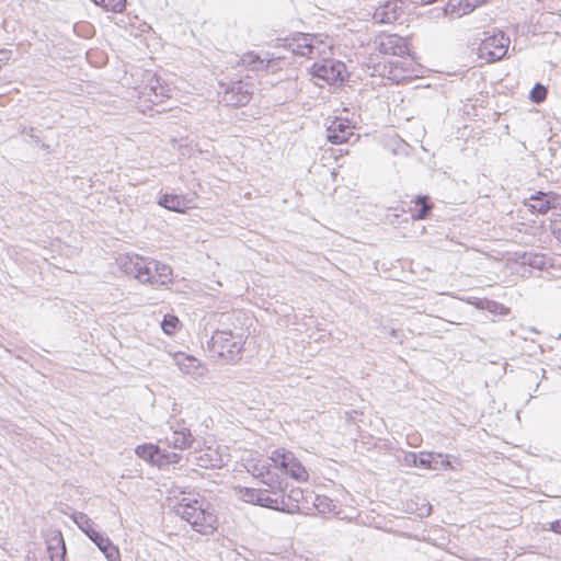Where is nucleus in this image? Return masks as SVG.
Instances as JSON below:
<instances>
[{"mask_svg": "<svg viewBox=\"0 0 561 561\" xmlns=\"http://www.w3.org/2000/svg\"><path fill=\"white\" fill-rule=\"evenodd\" d=\"M117 262L125 274L135 277L144 284L162 286L172 280V268L157 260L135 254L121 255Z\"/></svg>", "mask_w": 561, "mask_h": 561, "instance_id": "obj_1", "label": "nucleus"}, {"mask_svg": "<svg viewBox=\"0 0 561 561\" xmlns=\"http://www.w3.org/2000/svg\"><path fill=\"white\" fill-rule=\"evenodd\" d=\"M181 497L173 503L170 500L169 506L172 507L175 515L185 520L190 526H213L215 517L211 512L205 507V500L198 494L181 493Z\"/></svg>", "mask_w": 561, "mask_h": 561, "instance_id": "obj_2", "label": "nucleus"}, {"mask_svg": "<svg viewBox=\"0 0 561 561\" xmlns=\"http://www.w3.org/2000/svg\"><path fill=\"white\" fill-rule=\"evenodd\" d=\"M243 345L242 334L228 330L215 331L209 342L210 351L227 363H236L241 358Z\"/></svg>", "mask_w": 561, "mask_h": 561, "instance_id": "obj_3", "label": "nucleus"}, {"mask_svg": "<svg viewBox=\"0 0 561 561\" xmlns=\"http://www.w3.org/2000/svg\"><path fill=\"white\" fill-rule=\"evenodd\" d=\"M273 469L275 468L271 461L270 456L266 460L252 465L249 471L254 478L268 486L266 490L272 497H279L285 500L287 482L277 472L273 471Z\"/></svg>", "mask_w": 561, "mask_h": 561, "instance_id": "obj_4", "label": "nucleus"}, {"mask_svg": "<svg viewBox=\"0 0 561 561\" xmlns=\"http://www.w3.org/2000/svg\"><path fill=\"white\" fill-rule=\"evenodd\" d=\"M271 461L274 468L279 469L283 473L290 478L306 482L309 479V473L302 463L296 458L294 453L284 448L275 449L271 453Z\"/></svg>", "mask_w": 561, "mask_h": 561, "instance_id": "obj_5", "label": "nucleus"}, {"mask_svg": "<svg viewBox=\"0 0 561 561\" xmlns=\"http://www.w3.org/2000/svg\"><path fill=\"white\" fill-rule=\"evenodd\" d=\"M524 206L533 214L546 215L552 211V216L557 218L561 211V196L552 191H536L524 201Z\"/></svg>", "mask_w": 561, "mask_h": 561, "instance_id": "obj_6", "label": "nucleus"}, {"mask_svg": "<svg viewBox=\"0 0 561 561\" xmlns=\"http://www.w3.org/2000/svg\"><path fill=\"white\" fill-rule=\"evenodd\" d=\"M310 75L329 84L342 83L345 80L346 67L344 62L335 59H324L310 67Z\"/></svg>", "mask_w": 561, "mask_h": 561, "instance_id": "obj_7", "label": "nucleus"}, {"mask_svg": "<svg viewBox=\"0 0 561 561\" xmlns=\"http://www.w3.org/2000/svg\"><path fill=\"white\" fill-rule=\"evenodd\" d=\"M238 496L245 503L255 504L262 507L272 508L276 511H290L289 506L285 503L284 499L272 497L267 490L254 488H240Z\"/></svg>", "mask_w": 561, "mask_h": 561, "instance_id": "obj_8", "label": "nucleus"}, {"mask_svg": "<svg viewBox=\"0 0 561 561\" xmlns=\"http://www.w3.org/2000/svg\"><path fill=\"white\" fill-rule=\"evenodd\" d=\"M288 48L294 55L313 59L323 53L324 44L317 35L298 33L289 41Z\"/></svg>", "mask_w": 561, "mask_h": 561, "instance_id": "obj_9", "label": "nucleus"}, {"mask_svg": "<svg viewBox=\"0 0 561 561\" xmlns=\"http://www.w3.org/2000/svg\"><path fill=\"white\" fill-rule=\"evenodd\" d=\"M510 43V37L505 36L503 32L488 35L479 46L480 56L489 62L497 61L507 54Z\"/></svg>", "mask_w": 561, "mask_h": 561, "instance_id": "obj_10", "label": "nucleus"}, {"mask_svg": "<svg viewBox=\"0 0 561 561\" xmlns=\"http://www.w3.org/2000/svg\"><path fill=\"white\" fill-rule=\"evenodd\" d=\"M253 94V84L245 80H238L226 88L222 102L227 106L240 107L247 105Z\"/></svg>", "mask_w": 561, "mask_h": 561, "instance_id": "obj_11", "label": "nucleus"}, {"mask_svg": "<svg viewBox=\"0 0 561 561\" xmlns=\"http://www.w3.org/2000/svg\"><path fill=\"white\" fill-rule=\"evenodd\" d=\"M376 49L383 55L404 56L409 53L405 38L397 34H386L375 41Z\"/></svg>", "mask_w": 561, "mask_h": 561, "instance_id": "obj_12", "label": "nucleus"}, {"mask_svg": "<svg viewBox=\"0 0 561 561\" xmlns=\"http://www.w3.org/2000/svg\"><path fill=\"white\" fill-rule=\"evenodd\" d=\"M353 129L354 127L347 119L336 117L327 128V138L334 145L344 144L355 135Z\"/></svg>", "mask_w": 561, "mask_h": 561, "instance_id": "obj_13", "label": "nucleus"}, {"mask_svg": "<svg viewBox=\"0 0 561 561\" xmlns=\"http://www.w3.org/2000/svg\"><path fill=\"white\" fill-rule=\"evenodd\" d=\"M402 10V0H387L376 8L373 19L376 23L390 24L398 20Z\"/></svg>", "mask_w": 561, "mask_h": 561, "instance_id": "obj_14", "label": "nucleus"}, {"mask_svg": "<svg viewBox=\"0 0 561 561\" xmlns=\"http://www.w3.org/2000/svg\"><path fill=\"white\" fill-rule=\"evenodd\" d=\"M85 536L93 541L99 549L104 553L108 561H117L119 559V551L113 542L101 534L98 528H80Z\"/></svg>", "mask_w": 561, "mask_h": 561, "instance_id": "obj_15", "label": "nucleus"}, {"mask_svg": "<svg viewBox=\"0 0 561 561\" xmlns=\"http://www.w3.org/2000/svg\"><path fill=\"white\" fill-rule=\"evenodd\" d=\"M46 549L50 561H65L66 545L61 531L57 528H50L45 534Z\"/></svg>", "mask_w": 561, "mask_h": 561, "instance_id": "obj_16", "label": "nucleus"}, {"mask_svg": "<svg viewBox=\"0 0 561 561\" xmlns=\"http://www.w3.org/2000/svg\"><path fill=\"white\" fill-rule=\"evenodd\" d=\"M171 433L165 436V443L169 446L178 449L190 448L194 442V437L190 428L185 427L184 424L176 423L171 425Z\"/></svg>", "mask_w": 561, "mask_h": 561, "instance_id": "obj_17", "label": "nucleus"}, {"mask_svg": "<svg viewBox=\"0 0 561 561\" xmlns=\"http://www.w3.org/2000/svg\"><path fill=\"white\" fill-rule=\"evenodd\" d=\"M158 204L165 209L175 213H185V210L191 207L190 201L186 199L185 196L168 193L160 196Z\"/></svg>", "mask_w": 561, "mask_h": 561, "instance_id": "obj_18", "label": "nucleus"}, {"mask_svg": "<svg viewBox=\"0 0 561 561\" xmlns=\"http://www.w3.org/2000/svg\"><path fill=\"white\" fill-rule=\"evenodd\" d=\"M474 9L471 0H449L444 8V14L457 19L471 13Z\"/></svg>", "mask_w": 561, "mask_h": 561, "instance_id": "obj_19", "label": "nucleus"}, {"mask_svg": "<svg viewBox=\"0 0 561 561\" xmlns=\"http://www.w3.org/2000/svg\"><path fill=\"white\" fill-rule=\"evenodd\" d=\"M145 94L151 103L158 104L171 96V89L160 78H153L149 84V92H145Z\"/></svg>", "mask_w": 561, "mask_h": 561, "instance_id": "obj_20", "label": "nucleus"}, {"mask_svg": "<svg viewBox=\"0 0 561 561\" xmlns=\"http://www.w3.org/2000/svg\"><path fill=\"white\" fill-rule=\"evenodd\" d=\"M240 61L243 67L254 72L268 70L274 64L273 59L262 58L254 53L244 54Z\"/></svg>", "mask_w": 561, "mask_h": 561, "instance_id": "obj_21", "label": "nucleus"}, {"mask_svg": "<svg viewBox=\"0 0 561 561\" xmlns=\"http://www.w3.org/2000/svg\"><path fill=\"white\" fill-rule=\"evenodd\" d=\"M160 447L152 444L138 446L135 453L138 457L158 466H163L162 457H160Z\"/></svg>", "mask_w": 561, "mask_h": 561, "instance_id": "obj_22", "label": "nucleus"}, {"mask_svg": "<svg viewBox=\"0 0 561 561\" xmlns=\"http://www.w3.org/2000/svg\"><path fill=\"white\" fill-rule=\"evenodd\" d=\"M415 205L419 207L412 215L414 219L422 220L430 216L433 204L428 201V196L419 195L415 198Z\"/></svg>", "mask_w": 561, "mask_h": 561, "instance_id": "obj_23", "label": "nucleus"}, {"mask_svg": "<svg viewBox=\"0 0 561 561\" xmlns=\"http://www.w3.org/2000/svg\"><path fill=\"white\" fill-rule=\"evenodd\" d=\"M477 307L483 310H486L494 314L506 316L510 312V309L504 305L490 300V299H481L478 301Z\"/></svg>", "mask_w": 561, "mask_h": 561, "instance_id": "obj_24", "label": "nucleus"}, {"mask_svg": "<svg viewBox=\"0 0 561 561\" xmlns=\"http://www.w3.org/2000/svg\"><path fill=\"white\" fill-rule=\"evenodd\" d=\"M96 5L102 7L106 11L122 12L125 8L126 0H92Z\"/></svg>", "mask_w": 561, "mask_h": 561, "instance_id": "obj_25", "label": "nucleus"}, {"mask_svg": "<svg viewBox=\"0 0 561 561\" xmlns=\"http://www.w3.org/2000/svg\"><path fill=\"white\" fill-rule=\"evenodd\" d=\"M523 260H524V262H523L524 264L527 263L531 267H535V268L542 270L546 266V257L543 254H538V253L525 254Z\"/></svg>", "mask_w": 561, "mask_h": 561, "instance_id": "obj_26", "label": "nucleus"}, {"mask_svg": "<svg viewBox=\"0 0 561 561\" xmlns=\"http://www.w3.org/2000/svg\"><path fill=\"white\" fill-rule=\"evenodd\" d=\"M179 325H180V320L178 319V317L172 316V314L164 316V318L161 322L163 332L169 335L173 334L175 332V330L179 328Z\"/></svg>", "mask_w": 561, "mask_h": 561, "instance_id": "obj_27", "label": "nucleus"}, {"mask_svg": "<svg viewBox=\"0 0 561 561\" xmlns=\"http://www.w3.org/2000/svg\"><path fill=\"white\" fill-rule=\"evenodd\" d=\"M547 93H548L547 88L543 84L536 83L529 93V99L534 103L540 104L541 102H543L546 100Z\"/></svg>", "mask_w": 561, "mask_h": 561, "instance_id": "obj_28", "label": "nucleus"}, {"mask_svg": "<svg viewBox=\"0 0 561 561\" xmlns=\"http://www.w3.org/2000/svg\"><path fill=\"white\" fill-rule=\"evenodd\" d=\"M302 497V491L300 489H293L290 493L285 495V503L289 506L290 511L285 510L284 512H294L298 508V502Z\"/></svg>", "mask_w": 561, "mask_h": 561, "instance_id": "obj_29", "label": "nucleus"}, {"mask_svg": "<svg viewBox=\"0 0 561 561\" xmlns=\"http://www.w3.org/2000/svg\"><path fill=\"white\" fill-rule=\"evenodd\" d=\"M314 506L320 513H327L331 511V507L334 506L332 501L323 495H318L314 501Z\"/></svg>", "mask_w": 561, "mask_h": 561, "instance_id": "obj_30", "label": "nucleus"}, {"mask_svg": "<svg viewBox=\"0 0 561 561\" xmlns=\"http://www.w3.org/2000/svg\"><path fill=\"white\" fill-rule=\"evenodd\" d=\"M160 457H162L163 465L170 463H179L182 459V455L174 451H160Z\"/></svg>", "mask_w": 561, "mask_h": 561, "instance_id": "obj_31", "label": "nucleus"}, {"mask_svg": "<svg viewBox=\"0 0 561 561\" xmlns=\"http://www.w3.org/2000/svg\"><path fill=\"white\" fill-rule=\"evenodd\" d=\"M401 465L407 467H416L417 455L415 453H403L402 457H399Z\"/></svg>", "mask_w": 561, "mask_h": 561, "instance_id": "obj_32", "label": "nucleus"}, {"mask_svg": "<svg viewBox=\"0 0 561 561\" xmlns=\"http://www.w3.org/2000/svg\"><path fill=\"white\" fill-rule=\"evenodd\" d=\"M550 229L552 234L561 241V211L557 218L551 219Z\"/></svg>", "mask_w": 561, "mask_h": 561, "instance_id": "obj_33", "label": "nucleus"}, {"mask_svg": "<svg viewBox=\"0 0 561 561\" xmlns=\"http://www.w3.org/2000/svg\"><path fill=\"white\" fill-rule=\"evenodd\" d=\"M431 457L432 454L424 456V454L422 453L421 456H417L416 467L433 469L434 467L432 466Z\"/></svg>", "mask_w": 561, "mask_h": 561, "instance_id": "obj_34", "label": "nucleus"}, {"mask_svg": "<svg viewBox=\"0 0 561 561\" xmlns=\"http://www.w3.org/2000/svg\"><path fill=\"white\" fill-rule=\"evenodd\" d=\"M70 518L77 526H83L89 520L88 516L83 513H75L70 516Z\"/></svg>", "mask_w": 561, "mask_h": 561, "instance_id": "obj_35", "label": "nucleus"}, {"mask_svg": "<svg viewBox=\"0 0 561 561\" xmlns=\"http://www.w3.org/2000/svg\"><path fill=\"white\" fill-rule=\"evenodd\" d=\"M423 533H425V529H423ZM403 537H408V538H415L417 540H427V537L425 536V534H422V535H413V534H407V533H402L401 534Z\"/></svg>", "mask_w": 561, "mask_h": 561, "instance_id": "obj_36", "label": "nucleus"}, {"mask_svg": "<svg viewBox=\"0 0 561 561\" xmlns=\"http://www.w3.org/2000/svg\"><path fill=\"white\" fill-rule=\"evenodd\" d=\"M23 133L28 135L30 137L34 138L35 137V128L34 127H25L23 129Z\"/></svg>", "mask_w": 561, "mask_h": 561, "instance_id": "obj_37", "label": "nucleus"}, {"mask_svg": "<svg viewBox=\"0 0 561 561\" xmlns=\"http://www.w3.org/2000/svg\"><path fill=\"white\" fill-rule=\"evenodd\" d=\"M472 3L474 4V8L488 2L489 0H471Z\"/></svg>", "mask_w": 561, "mask_h": 561, "instance_id": "obj_38", "label": "nucleus"}, {"mask_svg": "<svg viewBox=\"0 0 561 561\" xmlns=\"http://www.w3.org/2000/svg\"><path fill=\"white\" fill-rule=\"evenodd\" d=\"M549 526H561V519H557V520L549 523Z\"/></svg>", "mask_w": 561, "mask_h": 561, "instance_id": "obj_39", "label": "nucleus"}, {"mask_svg": "<svg viewBox=\"0 0 561 561\" xmlns=\"http://www.w3.org/2000/svg\"><path fill=\"white\" fill-rule=\"evenodd\" d=\"M198 533H201L202 535H207L208 531H206L207 528H195Z\"/></svg>", "mask_w": 561, "mask_h": 561, "instance_id": "obj_40", "label": "nucleus"}, {"mask_svg": "<svg viewBox=\"0 0 561 561\" xmlns=\"http://www.w3.org/2000/svg\"><path fill=\"white\" fill-rule=\"evenodd\" d=\"M549 529H550V530H553V531H556V533L561 534V528H549Z\"/></svg>", "mask_w": 561, "mask_h": 561, "instance_id": "obj_41", "label": "nucleus"}, {"mask_svg": "<svg viewBox=\"0 0 561 561\" xmlns=\"http://www.w3.org/2000/svg\"><path fill=\"white\" fill-rule=\"evenodd\" d=\"M445 467H450V462L448 460L443 461Z\"/></svg>", "mask_w": 561, "mask_h": 561, "instance_id": "obj_42", "label": "nucleus"}]
</instances>
